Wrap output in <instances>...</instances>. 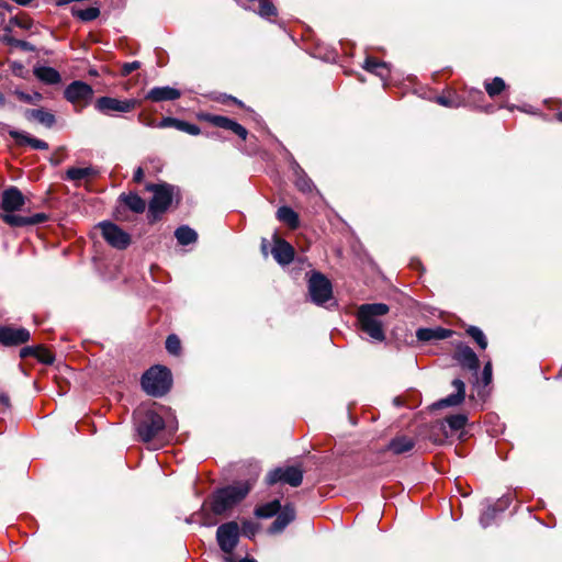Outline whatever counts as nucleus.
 <instances>
[{"label":"nucleus","mask_w":562,"mask_h":562,"mask_svg":"<svg viewBox=\"0 0 562 562\" xmlns=\"http://www.w3.org/2000/svg\"><path fill=\"white\" fill-rule=\"evenodd\" d=\"M24 204L25 198L18 188L11 187L4 190L2 193L1 209L5 213L1 215L2 221L11 227L33 226L47 221L45 213H36L32 216L13 214L14 211L21 210Z\"/></svg>","instance_id":"f257e3e1"},{"label":"nucleus","mask_w":562,"mask_h":562,"mask_svg":"<svg viewBox=\"0 0 562 562\" xmlns=\"http://www.w3.org/2000/svg\"><path fill=\"white\" fill-rule=\"evenodd\" d=\"M390 307L384 303L362 304L357 311L360 329L375 341L385 339L383 323L380 317L389 313Z\"/></svg>","instance_id":"f03ea898"},{"label":"nucleus","mask_w":562,"mask_h":562,"mask_svg":"<svg viewBox=\"0 0 562 562\" xmlns=\"http://www.w3.org/2000/svg\"><path fill=\"white\" fill-rule=\"evenodd\" d=\"M145 190L153 193L148 204V218L150 222L159 220L179 194L178 188L167 182L147 183Z\"/></svg>","instance_id":"7ed1b4c3"},{"label":"nucleus","mask_w":562,"mask_h":562,"mask_svg":"<svg viewBox=\"0 0 562 562\" xmlns=\"http://www.w3.org/2000/svg\"><path fill=\"white\" fill-rule=\"evenodd\" d=\"M250 488L248 482H238L216 491L211 502L212 512L222 515L231 510L248 495Z\"/></svg>","instance_id":"20e7f679"},{"label":"nucleus","mask_w":562,"mask_h":562,"mask_svg":"<svg viewBox=\"0 0 562 562\" xmlns=\"http://www.w3.org/2000/svg\"><path fill=\"white\" fill-rule=\"evenodd\" d=\"M164 429L170 434L175 432L178 429V424L176 420L166 423L159 414L153 411L144 413L137 423V432L144 442L157 438Z\"/></svg>","instance_id":"39448f33"},{"label":"nucleus","mask_w":562,"mask_h":562,"mask_svg":"<svg viewBox=\"0 0 562 562\" xmlns=\"http://www.w3.org/2000/svg\"><path fill=\"white\" fill-rule=\"evenodd\" d=\"M142 386L151 396H162L171 386V373L165 367H151L144 373Z\"/></svg>","instance_id":"423d86ee"},{"label":"nucleus","mask_w":562,"mask_h":562,"mask_svg":"<svg viewBox=\"0 0 562 562\" xmlns=\"http://www.w3.org/2000/svg\"><path fill=\"white\" fill-rule=\"evenodd\" d=\"M308 293L312 302L323 305L331 299V283L323 273L314 271L308 279Z\"/></svg>","instance_id":"0eeeda50"},{"label":"nucleus","mask_w":562,"mask_h":562,"mask_svg":"<svg viewBox=\"0 0 562 562\" xmlns=\"http://www.w3.org/2000/svg\"><path fill=\"white\" fill-rule=\"evenodd\" d=\"M138 105L135 99H116L112 97H101L95 103L94 108L104 115H112L113 113H128Z\"/></svg>","instance_id":"6e6552de"},{"label":"nucleus","mask_w":562,"mask_h":562,"mask_svg":"<svg viewBox=\"0 0 562 562\" xmlns=\"http://www.w3.org/2000/svg\"><path fill=\"white\" fill-rule=\"evenodd\" d=\"M302 481L303 471L297 467L276 468L266 476L268 485H273L280 482L297 487L302 484Z\"/></svg>","instance_id":"1a4fd4ad"},{"label":"nucleus","mask_w":562,"mask_h":562,"mask_svg":"<svg viewBox=\"0 0 562 562\" xmlns=\"http://www.w3.org/2000/svg\"><path fill=\"white\" fill-rule=\"evenodd\" d=\"M102 237L105 241L116 249H125L131 244V236L116 224L111 222H101L99 225Z\"/></svg>","instance_id":"9d476101"},{"label":"nucleus","mask_w":562,"mask_h":562,"mask_svg":"<svg viewBox=\"0 0 562 562\" xmlns=\"http://www.w3.org/2000/svg\"><path fill=\"white\" fill-rule=\"evenodd\" d=\"M239 539V526L235 521L221 525L216 531V540L221 550L227 554L236 548Z\"/></svg>","instance_id":"9b49d317"},{"label":"nucleus","mask_w":562,"mask_h":562,"mask_svg":"<svg viewBox=\"0 0 562 562\" xmlns=\"http://www.w3.org/2000/svg\"><path fill=\"white\" fill-rule=\"evenodd\" d=\"M93 97V89L83 81H74L65 90V98L72 104L89 102Z\"/></svg>","instance_id":"f8f14e48"},{"label":"nucleus","mask_w":562,"mask_h":562,"mask_svg":"<svg viewBox=\"0 0 562 562\" xmlns=\"http://www.w3.org/2000/svg\"><path fill=\"white\" fill-rule=\"evenodd\" d=\"M31 334L26 328L1 326L0 327V344L3 346H18L27 342Z\"/></svg>","instance_id":"ddd939ff"},{"label":"nucleus","mask_w":562,"mask_h":562,"mask_svg":"<svg viewBox=\"0 0 562 562\" xmlns=\"http://www.w3.org/2000/svg\"><path fill=\"white\" fill-rule=\"evenodd\" d=\"M273 241L271 254L276 261L281 266L291 263L294 259V248L276 234L273 235Z\"/></svg>","instance_id":"4468645a"},{"label":"nucleus","mask_w":562,"mask_h":562,"mask_svg":"<svg viewBox=\"0 0 562 562\" xmlns=\"http://www.w3.org/2000/svg\"><path fill=\"white\" fill-rule=\"evenodd\" d=\"M204 120L216 127L232 131L238 137H240L243 140H245L247 138V135H248L247 130L239 123L231 120L229 117L222 116V115L206 114L204 116Z\"/></svg>","instance_id":"2eb2a0df"},{"label":"nucleus","mask_w":562,"mask_h":562,"mask_svg":"<svg viewBox=\"0 0 562 562\" xmlns=\"http://www.w3.org/2000/svg\"><path fill=\"white\" fill-rule=\"evenodd\" d=\"M156 127L157 128L173 127L178 131L184 132V133H187L189 135H193V136H196L201 133V128L198 125L176 119V117H171V116L161 119L156 124Z\"/></svg>","instance_id":"dca6fc26"},{"label":"nucleus","mask_w":562,"mask_h":562,"mask_svg":"<svg viewBox=\"0 0 562 562\" xmlns=\"http://www.w3.org/2000/svg\"><path fill=\"white\" fill-rule=\"evenodd\" d=\"M9 135L15 140L19 146H30L37 150H47L48 144L42 139L35 138L30 134L16 130H9Z\"/></svg>","instance_id":"f3484780"},{"label":"nucleus","mask_w":562,"mask_h":562,"mask_svg":"<svg viewBox=\"0 0 562 562\" xmlns=\"http://www.w3.org/2000/svg\"><path fill=\"white\" fill-rule=\"evenodd\" d=\"M181 97V92L172 87H154L150 89L145 99L150 100L153 102H161V101H173Z\"/></svg>","instance_id":"a211bd4d"},{"label":"nucleus","mask_w":562,"mask_h":562,"mask_svg":"<svg viewBox=\"0 0 562 562\" xmlns=\"http://www.w3.org/2000/svg\"><path fill=\"white\" fill-rule=\"evenodd\" d=\"M295 518V509L292 505H285L280 512L276 520L269 527L270 533L281 532Z\"/></svg>","instance_id":"6ab92c4d"},{"label":"nucleus","mask_w":562,"mask_h":562,"mask_svg":"<svg viewBox=\"0 0 562 562\" xmlns=\"http://www.w3.org/2000/svg\"><path fill=\"white\" fill-rule=\"evenodd\" d=\"M454 358L463 368L472 370L475 373L477 372L479 358L470 347H468V346L459 347L456 352Z\"/></svg>","instance_id":"aec40b11"},{"label":"nucleus","mask_w":562,"mask_h":562,"mask_svg":"<svg viewBox=\"0 0 562 562\" xmlns=\"http://www.w3.org/2000/svg\"><path fill=\"white\" fill-rule=\"evenodd\" d=\"M452 385L456 389V393L437 402L435 404L436 407L457 406L463 402L465 395L464 383L460 379H456L452 381Z\"/></svg>","instance_id":"412c9836"},{"label":"nucleus","mask_w":562,"mask_h":562,"mask_svg":"<svg viewBox=\"0 0 562 562\" xmlns=\"http://www.w3.org/2000/svg\"><path fill=\"white\" fill-rule=\"evenodd\" d=\"M24 116L26 120H35L48 128L53 127L56 122L55 115L44 109H27Z\"/></svg>","instance_id":"4be33fe9"},{"label":"nucleus","mask_w":562,"mask_h":562,"mask_svg":"<svg viewBox=\"0 0 562 562\" xmlns=\"http://www.w3.org/2000/svg\"><path fill=\"white\" fill-rule=\"evenodd\" d=\"M452 331L447 328L436 327V328H419L416 331V337L422 341H430V340H441L449 338Z\"/></svg>","instance_id":"5701e85b"},{"label":"nucleus","mask_w":562,"mask_h":562,"mask_svg":"<svg viewBox=\"0 0 562 562\" xmlns=\"http://www.w3.org/2000/svg\"><path fill=\"white\" fill-rule=\"evenodd\" d=\"M98 175V171L93 167L77 168L71 167L66 171V179L76 183L93 178Z\"/></svg>","instance_id":"b1692460"},{"label":"nucleus","mask_w":562,"mask_h":562,"mask_svg":"<svg viewBox=\"0 0 562 562\" xmlns=\"http://www.w3.org/2000/svg\"><path fill=\"white\" fill-rule=\"evenodd\" d=\"M415 446V441L406 436H400L392 439L387 445V450L394 454H402L411 451Z\"/></svg>","instance_id":"393cba45"},{"label":"nucleus","mask_w":562,"mask_h":562,"mask_svg":"<svg viewBox=\"0 0 562 562\" xmlns=\"http://www.w3.org/2000/svg\"><path fill=\"white\" fill-rule=\"evenodd\" d=\"M363 68L379 76L382 80H385L389 77V68L385 63L379 61L373 57H367L363 64Z\"/></svg>","instance_id":"a878e982"},{"label":"nucleus","mask_w":562,"mask_h":562,"mask_svg":"<svg viewBox=\"0 0 562 562\" xmlns=\"http://www.w3.org/2000/svg\"><path fill=\"white\" fill-rule=\"evenodd\" d=\"M277 218L286 224L290 228L295 229L300 225L299 215L289 206H281L277 212Z\"/></svg>","instance_id":"bb28decb"},{"label":"nucleus","mask_w":562,"mask_h":562,"mask_svg":"<svg viewBox=\"0 0 562 562\" xmlns=\"http://www.w3.org/2000/svg\"><path fill=\"white\" fill-rule=\"evenodd\" d=\"M121 201L134 213H143L146 209V202L136 193L121 194Z\"/></svg>","instance_id":"cd10ccee"},{"label":"nucleus","mask_w":562,"mask_h":562,"mask_svg":"<svg viewBox=\"0 0 562 562\" xmlns=\"http://www.w3.org/2000/svg\"><path fill=\"white\" fill-rule=\"evenodd\" d=\"M34 74L37 79H40L41 81H43L47 85H55L60 81L59 72L52 67L35 68Z\"/></svg>","instance_id":"c85d7f7f"},{"label":"nucleus","mask_w":562,"mask_h":562,"mask_svg":"<svg viewBox=\"0 0 562 562\" xmlns=\"http://www.w3.org/2000/svg\"><path fill=\"white\" fill-rule=\"evenodd\" d=\"M281 509V504L278 499L259 505L255 508V516L258 518H271L277 515Z\"/></svg>","instance_id":"c756f323"},{"label":"nucleus","mask_w":562,"mask_h":562,"mask_svg":"<svg viewBox=\"0 0 562 562\" xmlns=\"http://www.w3.org/2000/svg\"><path fill=\"white\" fill-rule=\"evenodd\" d=\"M175 236L180 245H190L198 238V234L189 226H180L176 229Z\"/></svg>","instance_id":"7c9ffc66"},{"label":"nucleus","mask_w":562,"mask_h":562,"mask_svg":"<svg viewBox=\"0 0 562 562\" xmlns=\"http://www.w3.org/2000/svg\"><path fill=\"white\" fill-rule=\"evenodd\" d=\"M256 12L263 19H272L278 15V10L271 0H259V8Z\"/></svg>","instance_id":"2f4dec72"},{"label":"nucleus","mask_w":562,"mask_h":562,"mask_svg":"<svg viewBox=\"0 0 562 562\" xmlns=\"http://www.w3.org/2000/svg\"><path fill=\"white\" fill-rule=\"evenodd\" d=\"M72 13L81 21H92L99 16L100 10L95 7H89L86 9H74Z\"/></svg>","instance_id":"473e14b6"},{"label":"nucleus","mask_w":562,"mask_h":562,"mask_svg":"<svg viewBox=\"0 0 562 562\" xmlns=\"http://www.w3.org/2000/svg\"><path fill=\"white\" fill-rule=\"evenodd\" d=\"M506 85L501 77H495L491 82H485V90L491 98L498 95Z\"/></svg>","instance_id":"72a5a7b5"},{"label":"nucleus","mask_w":562,"mask_h":562,"mask_svg":"<svg viewBox=\"0 0 562 562\" xmlns=\"http://www.w3.org/2000/svg\"><path fill=\"white\" fill-rule=\"evenodd\" d=\"M467 420H468V418L465 415L457 414V415H452V416L448 417L446 419V424L448 425L450 430L458 431V430H461L465 426Z\"/></svg>","instance_id":"f704fd0d"},{"label":"nucleus","mask_w":562,"mask_h":562,"mask_svg":"<svg viewBox=\"0 0 562 562\" xmlns=\"http://www.w3.org/2000/svg\"><path fill=\"white\" fill-rule=\"evenodd\" d=\"M467 333L476 341V344L482 349H485L487 347V339H486L484 333L479 327L470 326L467 329Z\"/></svg>","instance_id":"c9c22d12"},{"label":"nucleus","mask_w":562,"mask_h":562,"mask_svg":"<svg viewBox=\"0 0 562 562\" xmlns=\"http://www.w3.org/2000/svg\"><path fill=\"white\" fill-rule=\"evenodd\" d=\"M166 349L169 353L178 356L181 350V341L179 337L175 334H171L166 339Z\"/></svg>","instance_id":"e433bc0d"},{"label":"nucleus","mask_w":562,"mask_h":562,"mask_svg":"<svg viewBox=\"0 0 562 562\" xmlns=\"http://www.w3.org/2000/svg\"><path fill=\"white\" fill-rule=\"evenodd\" d=\"M15 95L19 98L20 101L29 103V104H37L42 100V94L40 92H33V93H25L23 91L16 90Z\"/></svg>","instance_id":"4c0bfd02"},{"label":"nucleus","mask_w":562,"mask_h":562,"mask_svg":"<svg viewBox=\"0 0 562 562\" xmlns=\"http://www.w3.org/2000/svg\"><path fill=\"white\" fill-rule=\"evenodd\" d=\"M35 358L45 364H52L55 360L53 353L43 346H37Z\"/></svg>","instance_id":"58836bf2"},{"label":"nucleus","mask_w":562,"mask_h":562,"mask_svg":"<svg viewBox=\"0 0 562 562\" xmlns=\"http://www.w3.org/2000/svg\"><path fill=\"white\" fill-rule=\"evenodd\" d=\"M259 529V526L252 521L243 522V533L248 538H254Z\"/></svg>","instance_id":"ea45409f"},{"label":"nucleus","mask_w":562,"mask_h":562,"mask_svg":"<svg viewBox=\"0 0 562 562\" xmlns=\"http://www.w3.org/2000/svg\"><path fill=\"white\" fill-rule=\"evenodd\" d=\"M140 67L139 61H132V63H125L122 65L121 74L122 76H127L134 70L138 69Z\"/></svg>","instance_id":"a19ab883"},{"label":"nucleus","mask_w":562,"mask_h":562,"mask_svg":"<svg viewBox=\"0 0 562 562\" xmlns=\"http://www.w3.org/2000/svg\"><path fill=\"white\" fill-rule=\"evenodd\" d=\"M492 380V364L487 362L483 369V382L487 385Z\"/></svg>","instance_id":"79ce46f5"},{"label":"nucleus","mask_w":562,"mask_h":562,"mask_svg":"<svg viewBox=\"0 0 562 562\" xmlns=\"http://www.w3.org/2000/svg\"><path fill=\"white\" fill-rule=\"evenodd\" d=\"M36 349H37V346L36 347H24L20 350V357L21 358H26L30 356L35 357Z\"/></svg>","instance_id":"37998d69"},{"label":"nucleus","mask_w":562,"mask_h":562,"mask_svg":"<svg viewBox=\"0 0 562 562\" xmlns=\"http://www.w3.org/2000/svg\"><path fill=\"white\" fill-rule=\"evenodd\" d=\"M436 102L439 103L440 105H443V106H449V108H452V106H457L458 104L454 103L451 99L449 98H446V97H437L436 98Z\"/></svg>","instance_id":"c03bdc74"},{"label":"nucleus","mask_w":562,"mask_h":562,"mask_svg":"<svg viewBox=\"0 0 562 562\" xmlns=\"http://www.w3.org/2000/svg\"><path fill=\"white\" fill-rule=\"evenodd\" d=\"M143 178H144V170L142 167H138L134 172L133 179L135 182L139 183V182H142Z\"/></svg>","instance_id":"a18cd8bd"},{"label":"nucleus","mask_w":562,"mask_h":562,"mask_svg":"<svg viewBox=\"0 0 562 562\" xmlns=\"http://www.w3.org/2000/svg\"><path fill=\"white\" fill-rule=\"evenodd\" d=\"M0 403L1 405H3L5 408H10V397L8 396V394L5 393H0Z\"/></svg>","instance_id":"49530a36"},{"label":"nucleus","mask_w":562,"mask_h":562,"mask_svg":"<svg viewBox=\"0 0 562 562\" xmlns=\"http://www.w3.org/2000/svg\"><path fill=\"white\" fill-rule=\"evenodd\" d=\"M139 121L142 123H144L145 125L149 126V127H156V124H157V123H155L154 120H145V121H143L142 120V115H139Z\"/></svg>","instance_id":"de8ad7c7"},{"label":"nucleus","mask_w":562,"mask_h":562,"mask_svg":"<svg viewBox=\"0 0 562 562\" xmlns=\"http://www.w3.org/2000/svg\"><path fill=\"white\" fill-rule=\"evenodd\" d=\"M12 1L20 5H27L32 2V0H12Z\"/></svg>","instance_id":"09e8293b"},{"label":"nucleus","mask_w":562,"mask_h":562,"mask_svg":"<svg viewBox=\"0 0 562 562\" xmlns=\"http://www.w3.org/2000/svg\"><path fill=\"white\" fill-rule=\"evenodd\" d=\"M439 430L442 431L443 436L447 438L449 435H448V431L446 429V424L445 423H441L440 426H439Z\"/></svg>","instance_id":"8fccbe9b"},{"label":"nucleus","mask_w":562,"mask_h":562,"mask_svg":"<svg viewBox=\"0 0 562 562\" xmlns=\"http://www.w3.org/2000/svg\"><path fill=\"white\" fill-rule=\"evenodd\" d=\"M5 104V98L4 95L0 92V108L4 106Z\"/></svg>","instance_id":"3c124183"},{"label":"nucleus","mask_w":562,"mask_h":562,"mask_svg":"<svg viewBox=\"0 0 562 562\" xmlns=\"http://www.w3.org/2000/svg\"><path fill=\"white\" fill-rule=\"evenodd\" d=\"M19 44L25 49H33L26 42H19Z\"/></svg>","instance_id":"603ef678"},{"label":"nucleus","mask_w":562,"mask_h":562,"mask_svg":"<svg viewBox=\"0 0 562 562\" xmlns=\"http://www.w3.org/2000/svg\"><path fill=\"white\" fill-rule=\"evenodd\" d=\"M262 252L263 255L267 257L268 256V251H267V246H266V239H263V243H262Z\"/></svg>","instance_id":"864d4df0"},{"label":"nucleus","mask_w":562,"mask_h":562,"mask_svg":"<svg viewBox=\"0 0 562 562\" xmlns=\"http://www.w3.org/2000/svg\"><path fill=\"white\" fill-rule=\"evenodd\" d=\"M488 516H490L488 512H487V513H485V514L481 517V522H482V524H485V518H486V517H488Z\"/></svg>","instance_id":"5fc2aeb1"},{"label":"nucleus","mask_w":562,"mask_h":562,"mask_svg":"<svg viewBox=\"0 0 562 562\" xmlns=\"http://www.w3.org/2000/svg\"><path fill=\"white\" fill-rule=\"evenodd\" d=\"M557 120L562 123V111L557 114Z\"/></svg>","instance_id":"6e6d98bb"},{"label":"nucleus","mask_w":562,"mask_h":562,"mask_svg":"<svg viewBox=\"0 0 562 562\" xmlns=\"http://www.w3.org/2000/svg\"><path fill=\"white\" fill-rule=\"evenodd\" d=\"M240 562H257V561H256V560H254V559H244V560H241Z\"/></svg>","instance_id":"4d7b16f0"},{"label":"nucleus","mask_w":562,"mask_h":562,"mask_svg":"<svg viewBox=\"0 0 562 562\" xmlns=\"http://www.w3.org/2000/svg\"><path fill=\"white\" fill-rule=\"evenodd\" d=\"M225 562H234L232 558L226 557Z\"/></svg>","instance_id":"13d9d810"},{"label":"nucleus","mask_w":562,"mask_h":562,"mask_svg":"<svg viewBox=\"0 0 562 562\" xmlns=\"http://www.w3.org/2000/svg\"><path fill=\"white\" fill-rule=\"evenodd\" d=\"M434 440H435V442H439V443H441V442H442V440H441V439H436V438H435Z\"/></svg>","instance_id":"bf43d9fd"},{"label":"nucleus","mask_w":562,"mask_h":562,"mask_svg":"<svg viewBox=\"0 0 562 562\" xmlns=\"http://www.w3.org/2000/svg\"><path fill=\"white\" fill-rule=\"evenodd\" d=\"M308 188H310L308 186H307V187L302 186V187H301V190H306V189H308Z\"/></svg>","instance_id":"052dcab7"}]
</instances>
